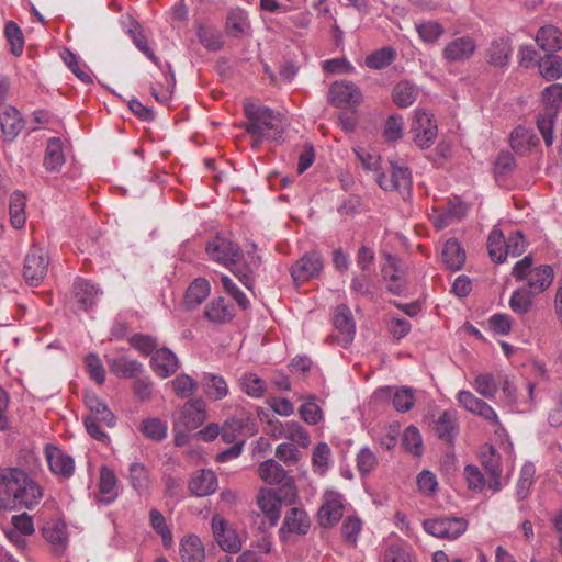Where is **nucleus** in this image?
Here are the masks:
<instances>
[{
  "label": "nucleus",
  "instance_id": "f257e3e1",
  "mask_svg": "<svg viewBox=\"0 0 562 562\" xmlns=\"http://www.w3.org/2000/svg\"><path fill=\"white\" fill-rule=\"evenodd\" d=\"M43 487L23 469H0V510H32L43 499Z\"/></svg>",
  "mask_w": 562,
  "mask_h": 562
},
{
  "label": "nucleus",
  "instance_id": "f03ea898",
  "mask_svg": "<svg viewBox=\"0 0 562 562\" xmlns=\"http://www.w3.org/2000/svg\"><path fill=\"white\" fill-rule=\"evenodd\" d=\"M245 130L252 136V146L263 140H278L284 132L283 117L279 112L250 101L244 103Z\"/></svg>",
  "mask_w": 562,
  "mask_h": 562
},
{
  "label": "nucleus",
  "instance_id": "7ed1b4c3",
  "mask_svg": "<svg viewBox=\"0 0 562 562\" xmlns=\"http://www.w3.org/2000/svg\"><path fill=\"white\" fill-rule=\"evenodd\" d=\"M206 252L212 260L229 268L248 290H252L254 281L250 274L252 270L259 266L260 258L258 256L249 254V262L247 263L246 271L233 268L240 254L239 247L224 236H216L209 241Z\"/></svg>",
  "mask_w": 562,
  "mask_h": 562
},
{
  "label": "nucleus",
  "instance_id": "20e7f679",
  "mask_svg": "<svg viewBox=\"0 0 562 562\" xmlns=\"http://www.w3.org/2000/svg\"><path fill=\"white\" fill-rule=\"evenodd\" d=\"M206 419V403L202 398L189 400L173 417L176 443L186 441L188 431L198 429Z\"/></svg>",
  "mask_w": 562,
  "mask_h": 562
},
{
  "label": "nucleus",
  "instance_id": "39448f33",
  "mask_svg": "<svg viewBox=\"0 0 562 562\" xmlns=\"http://www.w3.org/2000/svg\"><path fill=\"white\" fill-rule=\"evenodd\" d=\"M425 420L440 439L448 442H451L458 434V413L456 409L439 412L432 402L429 405Z\"/></svg>",
  "mask_w": 562,
  "mask_h": 562
},
{
  "label": "nucleus",
  "instance_id": "423d86ee",
  "mask_svg": "<svg viewBox=\"0 0 562 562\" xmlns=\"http://www.w3.org/2000/svg\"><path fill=\"white\" fill-rule=\"evenodd\" d=\"M409 133L416 146L422 149L429 148L435 143L438 134L432 114L422 109H415Z\"/></svg>",
  "mask_w": 562,
  "mask_h": 562
},
{
  "label": "nucleus",
  "instance_id": "0eeeda50",
  "mask_svg": "<svg viewBox=\"0 0 562 562\" xmlns=\"http://www.w3.org/2000/svg\"><path fill=\"white\" fill-rule=\"evenodd\" d=\"M376 182L385 191H397L405 198L409 195L412 188L411 171L397 161H391L390 175L378 173Z\"/></svg>",
  "mask_w": 562,
  "mask_h": 562
},
{
  "label": "nucleus",
  "instance_id": "6e6552de",
  "mask_svg": "<svg viewBox=\"0 0 562 562\" xmlns=\"http://www.w3.org/2000/svg\"><path fill=\"white\" fill-rule=\"evenodd\" d=\"M328 99L336 108L355 111L362 102L363 97L359 87L353 82L336 81L329 88Z\"/></svg>",
  "mask_w": 562,
  "mask_h": 562
},
{
  "label": "nucleus",
  "instance_id": "1a4fd4ad",
  "mask_svg": "<svg viewBox=\"0 0 562 562\" xmlns=\"http://www.w3.org/2000/svg\"><path fill=\"white\" fill-rule=\"evenodd\" d=\"M344 515V496L334 488H326L323 504L317 513L318 522L324 528L336 525Z\"/></svg>",
  "mask_w": 562,
  "mask_h": 562
},
{
  "label": "nucleus",
  "instance_id": "9d476101",
  "mask_svg": "<svg viewBox=\"0 0 562 562\" xmlns=\"http://www.w3.org/2000/svg\"><path fill=\"white\" fill-rule=\"evenodd\" d=\"M468 522L463 518L443 517L424 521L427 533L442 539L453 540L465 532Z\"/></svg>",
  "mask_w": 562,
  "mask_h": 562
},
{
  "label": "nucleus",
  "instance_id": "9b49d317",
  "mask_svg": "<svg viewBox=\"0 0 562 562\" xmlns=\"http://www.w3.org/2000/svg\"><path fill=\"white\" fill-rule=\"evenodd\" d=\"M48 258L41 248H32L25 257L23 277L25 281L33 286L42 283L47 274Z\"/></svg>",
  "mask_w": 562,
  "mask_h": 562
},
{
  "label": "nucleus",
  "instance_id": "f8f14e48",
  "mask_svg": "<svg viewBox=\"0 0 562 562\" xmlns=\"http://www.w3.org/2000/svg\"><path fill=\"white\" fill-rule=\"evenodd\" d=\"M323 269V259L316 251L302 256L291 268V276L295 283H303L316 278Z\"/></svg>",
  "mask_w": 562,
  "mask_h": 562
},
{
  "label": "nucleus",
  "instance_id": "ddd939ff",
  "mask_svg": "<svg viewBox=\"0 0 562 562\" xmlns=\"http://www.w3.org/2000/svg\"><path fill=\"white\" fill-rule=\"evenodd\" d=\"M212 530L218 546L226 552L236 553L241 549L243 539L235 530L228 528L227 521L214 516L212 519Z\"/></svg>",
  "mask_w": 562,
  "mask_h": 562
},
{
  "label": "nucleus",
  "instance_id": "4468645a",
  "mask_svg": "<svg viewBox=\"0 0 562 562\" xmlns=\"http://www.w3.org/2000/svg\"><path fill=\"white\" fill-rule=\"evenodd\" d=\"M481 461L488 474L487 487L493 493L502 490L504 483L502 482V462L498 451L490 446L481 452Z\"/></svg>",
  "mask_w": 562,
  "mask_h": 562
},
{
  "label": "nucleus",
  "instance_id": "2eb2a0df",
  "mask_svg": "<svg viewBox=\"0 0 562 562\" xmlns=\"http://www.w3.org/2000/svg\"><path fill=\"white\" fill-rule=\"evenodd\" d=\"M257 504L269 525L276 526L282 509V497L279 491L261 488L257 495Z\"/></svg>",
  "mask_w": 562,
  "mask_h": 562
},
{
  "label": "nucleus",
  "instance_id": "dca6fc26",
  "mask_svg": "<svg viewBox=\"0 0 562 562\" xmlns=\"http://www.w3.org/2000/svg\"><path fill=\"white\" fill-rule=\"evenodd\" d=\"M457 401L465 411L479 415L484 419L498 424L496 412L483 400L476 397L472 392L462 390L457 394Z\"/></svg>",
  "mask_w": 562,
  "mask_h": 562
},
{
  "label": "nucleus",
  "instance_id": "f3484780",
  "mask_svg": "<svg viewBox=\"0 0 562 562\" xmlns=\"http://www.w3.org/2000/svg\"><path fill=\"white\" fill-rule=\"evenodd\" d=\"M311 521L304 509L291 508L284 516L283 525L279 530L282 540H288V535H306Z\"/></svg>",
  "mask_w": 562,
  "mask_h": 562
},
{
  "label": "nucleus",
  "instance_id": "a211bd4d",
  "mask_svg": "<svg viewBox=\"0 0 562 562\" xmlns=\"http://www.w3.org/2000/svg\"><path fill=\"white\" fill-rule=\"evenodd\" d=\"M72 291L74 304L78 310L82 311L92 308L101 295L100 289L94 283L85 279H77L74 282Z\"/></svg>",
  "mask_w": 562,
  "mask_h": 562
},
{
  "label": "nucleus",
  "instance_id": "6ab92c4d",
  "mask_svg": "<svg viewBox=\"0 0 562 562\" xmlns=\"http://www.w3.org/2000/svg\"><path fill=\"white\" fill-rule=\"evenodd\" d=\"M334 326L338 331V342L346 347L355 338L356 324L351 311L346 305H339L334 313Z\"/></svg>",
  "mask_w": 562,
  "mask_h": 562
},
{
  "label": "nucleus",
  "instance_id": "aec40b11",
  "mask_svg": "<svg viewBox=\"0 0 562 562\" xmlns=\"http://www.w3.org/2000/svg\"><path fill=\"white\" fill-rule=\"evenodd\" d=\"M45 456L50 471L59 476L69 477L74 474L75 462L71 457L54 446H47Z\"/></svg>",
  "mask_w": 562,
  "mask_h": 562
},
{
  "label": "nucleus",
  "instance_id": "412c9836",
  "mask_svg": "<svg viewBox=\"0 0 562 562\" xmlns=\"http://www.w3.org/2000/svg\"><path fill=\"white\" fill-rule=\"evenodd\" d=\"M154 372L165 379L172 375L179 368L177 356L168 348L157 349L150 359Z\"/></svg>",
  "mask_w": 562,
  "mask_h": 562
},
{
  "label": "nucleus",
  "instance_id": "4be33fe9",
  "mask_svg": "<svg viewBox=\"0 0 562 562\" xmlns=\"http://www.w3.org/2000/svg\"><path fill=\"white\" fill-rule=\"evenodd\" d=\"M217 477L211 470H199L194 472L189 482L190 492L198 496H209L217 488Z\"/></svg>",
  "mask_w": 562,
  "mask_h": 562
},
{
  "label": "nucleus",
  "instance_id": "5701e85b",
  "mask_svg": "<svg viewBox=\"0 0 562 562\" xmlns=\"http://www.w3.org/2000/svg\"><path fill=\"white\" fill-rule=\"evenodd\" d=\"M376 393H382L387 396H392L393 407L398 413L409 412L416 403L415 390L408 386H386L384 389L379 390Z\"/></svg>",
  "mask_w": 562,
  "mask_h": 562
},
{
  "label": "nucleus",
  "instance_id": "b1692460",
  "mask_svg": "<svg viewBox=\"0 0 562 562\" xmlns=\"http://www.w3.org/2000/svg\"><path fill=\"white\" fill-rule=\"evenodd\" d=\"M383 278L387 281V289L394 294H400L404 289L403 270L400 261L392 255H386L382 266Z\"/></svg>",
  "mask_w": 562,
  "mask_h": 562
},
{
  "label": "nucleus",
  "instance_id": "393cba45",
  "mask_svg": "<svg viewBox=\"0 0 562 562\" xmlns=\"http://www.w3.org/2000/svg\"><path fill=\"white\" fill-rule=\"evenodd\" d=\"M0 126L4 136L13 139L23 128V120L20 112L11 105H0Z\"/></svg>",
  "mask_w": 562,
  "mask_h": 562
},
{
  "label": "nucleus",
  "instance_id": "a878e982",
  "mask_svg": "<svg viewBox=\"0 0 562 562\" xmlns=\"http://www.w3.org/2000/svg\"><path fill=\"white\" fill-rule=\"evenodd\" d=\"M99 494L98 501L105 505L113 503L119 496L116 475L108 467L100 469Z\"/></svg>",
  "mask_w": 562,
  "mask_h": 562
},
{
  "label": "nucleus",
  "instance_id": "bb28decb",
  "mask_svg": "<svg viewBox=\"0 0 562 562\" xmlns=\"http://www.w3.org/2000/svg\"><path fill=\"white\" fill-rule=\"evenodd\" d=\"M476 48L471 37H459L451 41L443 49V57L448 61H461L472 56Z\"/></svg>",
  "mask_w": 562,
  "mask_h": 562
},
{
  "label": "nucleus",
  "instance_id": "cd10ccee",
  "mask_svg": "<svg viewBox=\"0 0 562 562\" xmlns=\"http://www.w3.org/2000/svg\"><path fill=\"white\" fill-rule=\"evenodd\" d=\"M12 526L13 529L5 532L7 537L18 547H24L25 540L22 536H31L35 531L32 516L26 513L14 515L12 517Z\"/></svg>",
  "mask_w": 562,
  "mask_h": 562
},
{
  "label": "nucleus",
  "instance_id": "c85d7f7f",
  "mask_svg": "<svg viewBox=\"0 0 562 562\" xmlns=\"http://www.w3.org/2000/svg\"><path fill=\"white\" fill-rule=\"evenodd\" d=\"M108 364L111 372L120 379H133L144 370L140 362L125 356L110 358Z\"/></svg>",
  "mask_w": 562,
  "mask_h": 562
},
{
  "label": "nucleus",
  "instance_id": "c756f323",
  "mask_svg": "<svg viewBox=\"0 0 562 562\" xmlns=\"http://www.w3.org/2000/svg\"><path fill=\"white\" fill-rule=\"evenodd\" d=\"M312 471L318 476H325L333 468L334 457L330 447L326 442H318L311 458Z\"/></svg>",
  "mask_w": 562,
  "mask_h": 562
},
{
  "label": "nucleus",
  "instance_id": "7c9ffc66",
  "mask_svg": "<svg viewBox=\"0 0 562 562\" xmlns=\"http://www.w3.org/2000/svg\"><path fill=\"white\" fill-rule=\"evenodd\" d=\"M44 538L57 552H63L68 544L67 526L63 520L54 519L43 529Z\"/></svg>",
  "mask_w": 562,
  "mask_h": 562
},
{
  "label": "nucleus",
  "instance_id": "2f4dec72",
  "mask_svg": "<svg viewBox=\"0 0 562 562\" xmlns=\"http://www.w3.org/2000/svg\"><path fill=\"white\" fill-rule=\"evenodd\" d=\"M554 272L551 266L541 265L533 268L532 272L528 277L527 285L530 292L535 295L544 292L553 282Z\"/></svg>",
  "mask_w": 562,
  "mask_h": 562
},
{
  "label": "nucleus",
  "instance_id": "473e14b6",
  "mask_svg": "<svg viewBox=\"0 0 562 562\" xmlns=\"http://www.w3.org/2000/svg\"><path fill=\"white\" fill-rule=\"evenodd\" d=\"M65 164L64 144L60 138L52 137L47 140L44 167L47 171H59Z\"/></svg>",
  "mask_w": 562,
  "mask_h": 562
},
{
  "label": "nucleus",
  "instance_id": "72a5a7b5",
  "mask_svg": "<svg viewBox=\"0 0 562 562\" xmlns=\"http://www.w3.org/2000/svg\"><path fill=\"white\" fill-rule=\"evenodd\" d=\"M201 383L206 396L212 401H221L229 393L227 382L221 375L206 372L203 374Z\"/></svg>",
  "mask_w": 562,
  "mask_h": 562
},
{
  "label": "nucleus",
  "instance_id": "f704fd0d",
  "mask_svg": "<svg viewBox=\"0 0 562 562\" xmlns=\"http://www.w3.org/2000/svg\"><path fill=\"white\" fill-rule=\"evenodd\" d=\"M210 293V282L204 278H196L191 282L186 292L184 304L188 308H195L204 302Z\"/></svg>",
  "mask_w": 562,
  "mask_h": 562
},
{
  "label": "nucleus",
  "instance_id": "c9c22d12",
  "mask_svg": "<svg viewBox=\"0 0 562 562\" xmlns=\"http://www.w3.org/2000/svg\"><path fill=\"white\" fill-rule=\"evenodd\" d=\"M182 562H204L205 552L201 539L194 535L183 538L180 542Z\"/></svg>",
  "mask_w": 562,
  "mask_h": 562
},
{
  "label": "nucleus",
  "instance_id": "e433bc0d",
  "mask_svg": "<svg viewBox=\"0 0 562 562\" xmlns=\"http://www.w3.org/2000/svg\"><path fill=\"white\" fill-rule=\"evenodd\" d=\"M441 256L446 267L452 271L460 270L465 262V251L454 238L446 241Z\"/></svg>",
  "mask_w": 562,
  "mask_h": 562
},
{
  "label": "nucleus",
  "instance_id": "4c0bfd02",
  "mask_svg": "<svg viewBox=\"0 0 562 562\" xmlns=\"http://www.w3.org/2000/svg\"><path fill=\"white\" fill-rule=\"evenodd\" d=\"M85 403L86 406L89 408L91 416L94 419H98L108 427H113L115 425L116 418L114 414L110 411L106 404L97 395L87 394L85 396Z\"/></svg>",
  "mask_w": 562,
  "mask_h": 562
},
{
  "label": "nucleus",
  "instance_id": "58836bf2",
  "mask_svg": "<svg viewBox=\"0 0 562 562\" xmlns=\"http://www.w3.org/2000/svg\"><path fill=\"white\" fill-rule=\"evenodd\" d=\"M204 315L212 323H227L234 317L233 308L223 297L212 300L204 310Z\"/></svg>",
  "mask_w": 562,
  "mask_h": 562
},
{
  "label": "nucleus",
  "instance_id": "ea45409f",
  "mask_svg": "<svg viewBox=\"0 0 562 562\" xmlns=\"http://www.w3.org/2000/svg\"><path fill=\"white\" fill-rule=\"evenodd\" d=\"M536 41L543 50L554 52L562 47V34L553 25L542 26L537 33Z\"/></svg>",
  "mask_w": 562,
  "mask_h": 562
},
{
  "label": "nucleus",
  "instance_id": "a19ab883",
  "mask_svg": "<svg viewBox=\"0 0 562 562\" xmlns=\"http://www.w3.org/2000/svg\"><path fill=\"white\" fill-rule=\"evenodd\" d=\"M26 196L21 191H15L10 196L9 213L10 221L14 228L20 229L25 225Z\"/></svg>",
  "mask_w": 562,
  "mask_h": 562
},
{
  "label": "nucleus",
  "instance_id": "79ce46f5",
  "mask_svg": "<svg viewBox=\"0 0 562 562\" xmlns=\"http://www.w3.org/2000/svg\"><path fill=\"white\" fill-rule=\"evenodd\" d=\"M419 90L409 81L398 82L392 92L394 103L400 108L411 106L417 99Z\"/></svg>",
  "mask_w": 562,
  "mask_h": 562
},
{
  "label": "nucleus",
  "instance_id": "37998d69",
  "mask_svg": "<svg viewBox=\"0 0 562 562\" xmlns=\"http://www.w3.org/2000/svg\"><path fill=\"white\" fill-rule=\"evenodd\" d=\"M227 33L234 37L248 34L250 24L246 12L241 9H233L226 19Z\"/></svg>",
  "mask_w": 562,
  "mask_h": 562
},
{
  "label": "nucleus",
  "instance_id": "c03bdc74",
  "mask_svg": "<svg viewBox=\"0 0 562 562\" xmlns=\"http://www.w3.org/2000/svg\"><path fill=\"white\" fill-rule=\"evenodd\" d=\"M536 144V136L531 130L518 126L510 134V146L519 155L527 154Z\"/></svg>",
  "mask_w": 562,
  "mask_h": 562
},
{
  "label": "nucleus",
  "instance_id": "a18cd8bd",
  "mask_svg": "<svg viewBox=\"0 0 562 562\" xmlns=\"http://www.w3.org/2000/svg\"><path fill=\"white\" fill-rule=\"evenodd\" d=\"M258 473L260 479L270 485L283 482L286 476L284 468L273 459H269L260 463Z\"/></svg>",
  "mask_w": 562,
  "mask_h": 562
},
{
  "label": "nucleus",
  "instance_id": "49530a36",
  "mask_svg": "<svg viewBox=\"0 0 562 562\" xmlns=\"http://www.w3.org/2000/svg\"><path fill=\"white\" fill-rule=\"evenodd\" d=\"M130 483L138 494L147 493L150 487V479L147 468L139 462H134L128 469Z\"/></svg>",
  "mask_w": 562,
  "mask_h": 562
},
{
  "label": "nucleus",
  "instance_id": "de8ad7c7",
  "mask_svg": "<svg viewBox=\"0 0 562 562\" xmlns=\"http://www.w3.org/2000/svg\"><path fill=\"white\" fill-rule=\"evenodd\" d=\"M536 467L531 462H526L520 469L519 477L516 483L515 494L518 501L525 499L535 482Z\"/></svg>",
  "mask_w": 562,
  "mask_h": 562
},
{
  "label": "nucleus",
  "instance_id": "09e8293b",
  "mask_svg": "<svg viewBox=\"0 0 562 562\" xmlns=\"http://www.w3.org/2000/svg\"><path fill=\"white\" fill-rule=\"evenodd\" d=\"M532 295L535 294L526 288L515 290L508 301L510 310L518 315L527 314L533 305Z\"/></svg>",
  "mask_w": 562,
  "mask_h": 562
},
{
  "label": "nucleus",
  "instance_id": "8fccbe9b",
  "mask_svg": "<svg viewBox=\"0 0 562 562\" xmlns=\"http://www.w3.org/2000/svg\"><path fill=\"white\" fill-rule=\"evenodd\" d=\"M139 430L148 439L161 441L167 437L168 426L166 422L157 417H150L142 422Z\"/></svg>",
  "mask_w": 562,
  "mask_h": 562
},
{
  "label": "nucleus",
  "instance_id": "3c124183",
  "mask_svg": "<svg viewBox=\"0 0 562 562\" xmlns=\"http://www.w3.org/2000/svg\"><path fill=\"white\" fill-rule=\"evenodd\" d=\"M472 386L482 396L494 398L498 391V382L492 373L484 372L475 375Z\"/></svg>",
  "mask_w": 562,
  "mask_h": 562
},
{
  "label": "nucleus",
  "instance_id": "603ef678",
  "mask_svg": "<svg viewBox=\"0 0 562 562\" xmlns=\"http://www.w3.org/2000/svg\"><path fill=\"white\" fill-rule=\"evenodd\" d=\"M506 239L502 231L494 228L487 238V250L493 261L502 263L505 261Z\"/></svg>",
  "mask_w": 562,
  "mask_h": 562
},
{
  "label": "nucleus",
  "instance_id": "864d4df0",
  "mask_svg": "<svg viewBox=\"0 0 562 562\" xmlns=\"http://www.w3.org/2000/svg\"><path fill=\"white\" fill-rule=\"evenodd\" d=\"M241 390L250 397L260 398L266 393V383L257 374L247 372L239 380Z\"/></svg>",
  "mask_w": 562,
  "mask_h": 562
},
{
  "label": "nucleus",
  "instance_id": "5fc2aeb1",
  "mask_svg": "<svg viewBox=\"0 0 562 562\" xmlns=\"http://www.w3.org/2000/svg\"><path fill=\"white\" fill-rule=\"evenodd\" d=\"M540 75L546 80H555L562 76V58L558 55H547L539 60Z\"/></svg>",
  "mask_w": 562,
  "mask_h": 562
},
{
  "label": "nucleus",
  "instance_id": "6e6d98bb",
  "mask_svg": "<svg viewBox=\"0 0 562 562\" xmlns=\"http://www.w3.org/2000/svg\"><path fill=\"white\" fill-rule=\"evenodd\" d=\"M315 400L314 395L307 396L299 409L301 418L308 425H317L324 418L323 411Z\"/></svg>",
  "mask_w": 562,
  "mask_h": 562
},
{
  "label": "nucleus",
  "instance_id": "4d7b16f0",
  "mask_svg": "<svg viewBox=\"0 0 562 562\" xmlns=\"http://www.w3.org/2000/svg\"><path fill=\"white\" fill-rule=\"evenodd\" d=\"M395 55V50L392 47H382L366 58V65L370 69L380 70L391 65Z\"/></svg>",
  "mask_w": 562,
  "mask_h": 562
},
{
  "label": "nucleus",
  "instance_id": "13d9d810",
  "mask_svg": "<svg viewBox=\"0 0 562 562\" xmlns=\"http://www.w3.org/2000/svg\"><path fill=\"white\" fill-rule=\"evenodd\" d=\"M284 436L289 439L293 445H297L302 448H307L311 443V437L306 429H304L296 422H289L284 426Z\"/></svg>",
  "mask_w": 562,
  "mask_h": 562
},
{
  "label": "nucleus",
  "instance_id": "bf43d9fd",
  "mask_svg": "<svg viewBox=\"0 0 562 562\" xmlns=\"http://www.w3.org/2000/svg\"><path fill=\"white\" fill-rule=\"evenodd\" d=\"M171 384L176 395L181 398H188L192 396L199 386L198 382L186 373L177 375L171 381Z\"/></svg>",
  "mask_w": 562,
  "mask_h": 562
},
{
  "label": "nucleus",
  "instance_id": "052dcab7",
  "mask_svg": "<svg viewBox=\"0 0 562 562\" xmlns=\"http://www.w3.org/2000/svg\"><path fill=\"white\" fill-rule=\"evenodd\" d=\"M415 27L419 38L427 44L435 43L443 34V27L435 21L416 23Z\"/></svg>",
  "mask_w": 562,
  "mask_h": 562
},
{
  "label": "nucleus",
  "instance_id": "680f3d73",
  "mask_svg": "<svg viewBox=\"0 0 562 562\" xmlns=\"http://www.w3.org/2000/svg\"><path fill=\"white\" fill-rule=\"evenodd\" d=\"M4 34L11 46V53L20 56L23 53L24 37L19 25L13 21H9L5 24Z\"/></svg>",
  "mask_w": 562,
  "mask_h": 562
},
{
  "label": "nucleus",
  "instance_id": "e2e57ef3",
  "mask_svg": "<svg viewBox=\"0 0 562 562\" xmlns=\"http://www.w3.org/2000/svg\"><path fill=\"white\" fill-rule=\"evenodd\" d=\"M403 445L414 456L423 453V438L417 427L411 425L403 432Z\"/></svg>",
  "mask_w": 562,
  "mask_h": 562
},
{
  "label": "nucleus",
  "instance_id": "0e129e2a",
  "mask_svg": "<svg viewBox=\"0 0 562 562\" xmlns=\"http://www.w3.org/2000/svg\"><path fill=\"white\" fill-rule=\"evenodd\" d=\"M542 100L546 104L544 111H554L558 114L562 108V83H553L547 87L542 93Z\"/></svg>",
  "mask_w": 562,
  "mask_h": 562
},
{
  "label": "nucleus",
  "instance_id": "69168bd1",
  "mask_svg": "<svg viewBox=\"0 0 562 562\" xmlns=\"http://www.w3.org/2000/svg\"><path fill=\"white\" fill-rule=\"evenodd\" d=\"M510 46L504 38L495 40L490 48V63L496 66L506 64L510 55Z\"/></svg>",
  "mask_w": 562,
  "mask_h": 562
},
{
  "label": "nucleus",
  "instance_id": "338daca9",
  "mask_svg": "<svg viewBox=\"0 0 562 562\" xmlns=\"http://www.w3.org/2000/svg\"><path fill=\"white\" fill-rule=\"evenodd\" d=\"M198 37L201 44L209 50H218L223 45L221 33L206 26L198 29Z\"/></svg>",
  "mask_w": 562,
  "mask_h": 562
},
{
  "label": "nucleus",
  "instance_id": "774afa93",
  "mask_svg": "<svg viewBox=\"0 0 562 562\" xmlns=\"http://www.w3.org/2000/svg\"><path fill=\"white\" fill-rule=\"evenodd\" d=\"M357 469L362 476L371 473L378 464L375 453L368 447H363L357 454Z\"/></svg>",
  "mask_w": 562,
  "mask_h": 562
}]
</instances>
